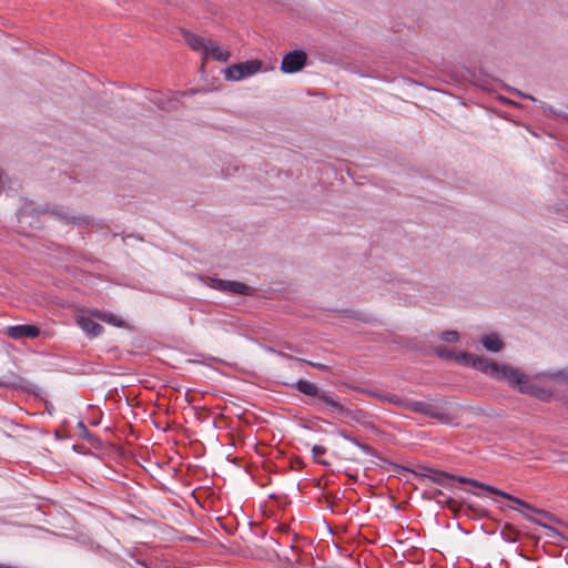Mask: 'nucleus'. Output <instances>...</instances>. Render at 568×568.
<instances>
[{
	"mask_svg": "<svg viewBox=\"0 0 568 568\" xmlns=\"http://www.w3.org/2000/svg\"><path fill=\"white\" fill-rule=\"evenodd\" d=\"M463 357L466 364L471 365L486 375L497 381H506L510 386L517 387L521 393H531V385L528 377L519 369L471 354H465Z\"/></svg>",
	"mask_w": 568,
	"mask_h": 568,
	"instance_id": "obj_1",
	"label": "nucleus"
},
{
	"mask_svg": "<svg viewBox=\"0 0 568 568\" xmlns=\"http://www.w3.org/2000/svg\"><path fill=\"white\" fill-rule=\"evenodd\" d=\"M296 389L307 396H314L317 397L320 400L325 403L328 407H331L334 410H337L344 415H349V409L345 408L341 402L339 397L335 394H329L321 388H318L315 384L300 379L296 383Z\"/></svg>",
	"mask_w": 568,
	"mask_h": 568,
	"instance_id": "obj_2",
	"label": "nucleus"
},
{
	"mask_svg": "<svg viewBox=\"0 0 568 568\" xmlns=\"http://www.w3.org/2000/svg\"><path fill=\"white\" fill-rule=\"evenodd\" d=\"M561 386H568V369L558 372L549 378L544 374L535 376V397L547 399L552 392Z\"/></svg>",
	"mask_w": 568,
	"mask_h": 568,
	"instance_id": "obj_3",
	"label": "nucleus"
},
{
	"mask_svg": "<svg viewBox=\"0 0 568 568\" xmlns=\"http://www.w3.org/2000/svg\"><path fill=\"white\" fill-rule=\"evenodd\" d=\"M404 409L419 413L432 418H436L440 422H448V414L444 412L443 407L435 402H423L408 399L404 403Z\"/></svg>",
	"mask_w": 568,
	"mask_h": 568,
	"instance_id": "obj_4",
	"label": "nucleus"
},
{
	"mask_svg": "<svg viewBox=\"0 0 568 568\" xmlns=\"http://www.w3.org/2000/svg\"><path fill=\"white\" fill-rule=\"evenodd\" d=\"M42 212L37 210L31 203H26L18 211V223L20 232L28 234L32 230L40 229Z\"/></svg>",
	"mask_w": 568,
	"mask_h": 568,
	"instance_id": "obj_5",
	"label": "nucleus"
},
{
	"mask_svg": "<svg viewBox=\"0 0 568 568\" xmlns=\"http://www.w3.org/2000/svg\"><path fill=\"white\" fill-rule=\"evenodd\" d=\"M262 68V62L258 60H251L242 63H236L225 70V79L230 81H240L258 72Z\"/></svg>",
	"mask_w": 568,
	"mask_h": 568,
	"instance_id": "obj_6",
	"label": "nucleus"
},
{
	"mask_svg": "<svg viewBox=\"0 0 568 568\" xmlns=\"http://www.w3.org/2000/svg\"><path fill=\"white\" fill-rule=\"evenodd\" d=\"M445 478L456 479L457 481H459L462 484H469L471 486L485 489L486 491H488L490 494L500 496V497H503V498H505L507 500H513L515 503L524 505L520 499H518V498H516V497H514V496H511V495H509L507 493H504V491H501V490H499V489H497V488H495L493 486L479 483V481H477L475 479H470V478H467V477H455V476L448 475L447 473H437L435 480L437 483L442 484Z\"/></svg>",
	"mask_w": 568,
	"mask_h": 568,
	"instance_id": "obj_7",
	"label": "nucleus"
},
{
	"mask_svg": "<svg viewBox=\"0 0 568 568\" xmlns=\"http://www.w3.org/2000/svg\"><path fill=\"white\" fill-rule=\"evenodd\" d=\"M307 61V55L302 50H294L286 53L281 63V71L284 73H295L301 71Z\"/></svg>",
	"mask_w": 568,
	"mask_h": 568,
	"instance_id": "obj_8",
	"label": "nucleus"
},
{
	"mask_svg": "<svg viewBox=\"0 0 568 568\" xmlns=\"http://www.w3.org/2000/svg\"><path fill=\"white\" fill-rule=\"evenodd\" d=\"M545 539L547 542L557 544L560 541V534L544 520V515H535V540Z\"/></svg>",
	"mask_w": 568,
	"mask_h": 568,
	"instance_id": "obj_9",
	"label": "nucleus"
},
{
	"mask_svg": "<svg viewBox=\"0 0 568 568\" xmlns=\"http://www.w3.org/2000/svg\"><path fill=\"white\" fill-rule=\"evenodd\" d=\"M7 334L13 339L36 338L40 335V329L34 325H14L8 327Z\"/></svg>",
	"mask_w": 568,
	"mask_h": 568,
	"instance_id": "obj_10",
	"label": "nucleus"
},
{
	"mask_svg": "<svg viewBox=\"0 0 568 568\" xmlns=\"http://www.w3.org/2000/svg\"><path fill=\"white\" fill-rule=\"evenodd\" d=\"M203 60L213 59L219 62H226L230 58V52L226 49L221 48L211 40L206 44Z\"/></svg>",
	"mask_w": 568,
	"mask_h": 568,
	"instance_id": "obj_11",
	"label": "nucleus"
},
{
	"mask_svg": "<svg viewBox=\"0 0 568 568\" xmlns=\"http://www.w3.org/2000/svg\"><path fill=\"white\" fill-rule=\"evenodd\" d=\"M77 323L91 337H97L103 332V327L92 317L78 316Z\"/></svg>",
	"mask_w": 568,
	"mask_h": 568,
	"instance_id": "obj_12",
	"label": "nucleus"
},
{
	"mask_svg": "<svg viewBox=\"0 0 568 568\" xmlns=\"http://www.w3.org/2000/svg\"><path fill=\"white\" fill-rule=\"evenodd\" d=\"M184 40L192 50L200 52L202 58L204 57L205 49L207 47L206 44L210 40H206L192 32H184Z\"/></svg>",
	"mask_w": 568,
	"mask_h": 568,
	"instance_id": "obj_13",
	"label": "nucleus"
},
{
	"mask_svg": "<svg viewBox=\"0 0 568 568\" xmlns=\"http://www.w3.org/2000/svg\"><path fill=\"white\" fill-rule=\"evenodd\" d=\"M220 287L223 291L242 294V295H246L251 291L250 286H247L243 283H240V282H232V281H220Z\"/></svg>",
	"mask_w": 568,
	"mask_h": 568,
	"instance_id": "obj_14",
	"label": "nucleus"
},
{
	"mask_svg": "<svg viewBox=\"0 0 568 568\" xmlns=\"http://www.w3.org/2000/svg\"><path fill=\"white\" fill-rule=\"evenodd\" d=\"M91 316L94 318H98L102 322H105L108 324H111L113 326L120 327L123 325V321L120 317H118L114 314L106 313L103 311L95 310V311L91 312Z\"/></svg>",
	"mask_w": 568,
	"mask_h": 568,
	"instance_id": "obj_15",
	"label": "nucleus"
},
{
	"mask_svg": "<svg viewBox=\"0 0 568 568\" xmlns=\"http://www.w3.org/2000/svg\"><path fill=\"white\" fill-rule=\"evenodd\" d=\"M483 346L489 352H499L504 347L503 341L495 334L486 335L481 338Z\"/></svg>",
	"mask_w": 568,
	"mask_h": 568,
	"instance_id": "obj_16",
	"label": "nucleus"
},
{
	"mask_svg": "<svg viewBox=\"0 0 568 568\" xmlns=\"http://www.w3.org/2000/svg\"><path fill=\"white\" fill-rule=\"evenodd\" d=\"M376 397L381 400V402H388L390 404H394L395 406H398L400 408H404V403L407 402L408 399L406 398H400L398 395L396 394H389V395H376Z\"/></svg>",
	"mask_w": 568,
	"mask_h": 568,
	"instance_id": "obj_17",
	"label": "nucleus"
},
{
	"mask_svg": "<svg viewBox=\"0 0 568 568\" xmlns=\"http://www.w3.org/2000/svg\"><path fill=\"white\" fill-rule=\"evenodd\" d=\"M326 452H327L326 447L321 446V445H314L312 447V456H313L314 462L317 464H321V465L328 466L329 465L328 462L320 459V456L324 455Z\"/></svg>",
	"mask_w": 568,
	"mask_h": 568,
	"instance_id": "obj_18",
	"label": "nucleus"
},
{
	"mask_svg": "<svg viewBox=\"0 0 568 568\" xmlns=\"http://www.w3.org/2000/svg\"><path fill=\"white\" fill-rule=\"evenodd\" d=\"M156 103L161 110L171 111L175 110L179 106V101L176 99H168L164 101L162 98L156 100Z\"/></svg>",
	"mask_w": 568,
	"mask_h": 568,
	"instance_id": "obj_19",
	"label": "nucleus"
},
{
	"mask_svg": "<svg viewBox=\"0 0 568 568\" xmlns=\"http://www.w3.org/2000/svg\"><path fill=\"white\" fill-rule=\"evenodd\" d=\"M440 338L444 342L454 343V342L458 341L459 335H458V333L456 331H446V332L442 333Z\"/></svg>",
	"mask_w": 568,
	"mask_h": 568,
	"instance_id": "obj_20",
	"label": "nucleus"
},
{
	"mask_svg": "<svg viewBox=\"0 0 568 568\" xmlns=\"http://www.w3.org/2000/svg\"><path fill=\"white\" fill-rule=\"evenodd\" d=\"M510 501L513 503V500H510ZM521 503L525 505H520V504L514 501L515 505L525 509V510H520V508H517V511H520L526 518L530 519L531 518L530 513L532 511V508L527 503H525V501H521Z\"/></svg>",
	"mask_w": 568,
	"mask_h": 568,
	"instance_id": "obj_21",
	"label": "nucleus"
},
{
	"mask_svg": "<svg viewBox=\"0 0 568 568\" xmlns=\"http://www.w3.org/2000/svg\"><path fill=\"white\" fill-rule=\"evenodd\" d=\"M298 361L304 362V363L308 364L310 366L318 368V369H327V366L322 364V363L306 361V359H301V358H298Z\"/></svg>",
	"mask_w": 568,
	"mask_h": 568,
	"instance_id": "obj_22",
	"label": "nucleus"
},
{
	"mask_svg": "<svg viewBox=\"0 0 568 568\" xmlns=\"http://www.w3.org/2000/svg\"><path fill=\"white\" fill-rule=\"evenodd\" d=\"M351 442L363 449L366 448V446L361 445L356 439H351Z\"/></svg>",
	"mask_w": 568,
	"mask_h": 568,
	"instance_id": "obj_23",
	"label": "nucleus"
},
{
	"mask_svg": "<svg viewBox=\"0 0 568 568\" xmlns=\"http://www.w3.org/2000/svg\"><path fill=\"white\" fill-rule=\"evenodd\" d=\"M302 465H303V462H302V460H298V462L296 463V466H298V467H302Z\"/></svg>",
	"mask_w": 568,
	"mask_h": 568,
	"instance_id": "obj_24",
	"label": "nucleus"
},
{
	"mask_svg": "<svg viewBox=\"0 0 568 568\" xmlns=\"http://www.w3.org/2000/svg\"><path fill=\"white\" fill-rule=\"evenodd\" d=\"M302 465H303V462H302V460H298V462L296 463V466H298V467H302Z\"/></svg>",
	"mask_w": 568,
	"mask_h": 568,
	"instance_id": "obj_25",
	"label": "nucleus"
}]
</instances>
